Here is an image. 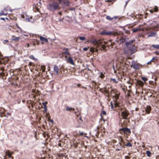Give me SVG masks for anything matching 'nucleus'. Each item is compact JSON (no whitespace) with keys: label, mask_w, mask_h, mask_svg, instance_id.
Instances as JSON below:
<instances>
[{"label":"nucleus","mask_w":159,"mask_h":159,"mask_svg":"<svg viewBox=\"0 0 159 159\" xmlns=\"http://www.w3.org/2000/svg\"><path fill=\"white\" fill-rule=\"evenodd\" d=\"M47 7L48 10L54 12L57 10L60 9L59 2L53 1L47 5Z\"/></svg>","instance_id":"nucleus-1"},{"label":"nucleus","mask_w":159,"mask_h":159,"mask_svg":"<svg viewBox=\"0 0 159 159\" xmlns=\"http://www.w3.org/2000/svg\"><path fill=\"white\" fill-rule=\"evenodd\" d=\"M129 114V113L128 111L125 110L122 112L121 116L123 119H128V117Z\"/></svg>","instance_id":"nucleus-2"},{"label":"nucleus","mask_w":159,"mask_h":159,"mask_svg":"<svg viewBox=\"0 0 159 159\" xmlns=\"http://www.w3.org/2000/svg\"><path fill=\"white\" fill-rule=\"evenodd\" d=\"M100 34L104 35H115V34L114 33L111 31H103L100 32Z\"/></svg>","instance_id":"nucleus-3"},{"label":"nucleus","mask_w":159,"mask_h":159,"mask_svg":"<svg viewBox=\"0 0 159 159\" xmlns=\"http://www.w3.org/2000/svg\"><path fill=\"white\" fill-rule=\"evenodd\" d=\"M63 0H58L59 2V4H61L62 5L64 6H68L70 3L68 1H62Z\"/></svg>","instance_id":"nucleus-4"},{"label":"nucleus","mask_w":159,"mask_h":159,"mask_svg":"<svg viewBox=\"0 0 159 159\" xmlns=\"http://www.w3.org/2000/svg\"><path fill=\"white\" fill-rule=\"evenodd\" d=\"M111 91H112L113 93L114 94V95H113V97L114 98V101H118L119 99L120 93H115V92L112 89H111Z\"/></svg>","instance_id":"nucleus-5"},{"label":"nucleus","mask_w":159,"mask_h":159,"mask_svg":"<svg viewBox=\"0 0 159 159\" xmlns=\"http://www.w3.org/2000/svg\"><path fill=\"white\" fill-rule=\"evenodd\" d=\"M122 132L124 133H126V132H128L129 133H130L131 132L130 130L129 129L127 128H122L120 129Z\"/></svg>","instance_id":"nucleus-6"},{"label":"nucleus","mask_w":159,"mask_h":159,"mask_svg":"<svg viewBox=\"0 0 159 159\" xmlns=\"http://www.w3.org/2000/svg\"><path fill=\"white\" fill-rule=\"evenodd\" d=\"M25 21L26 22L33 23L34 22V19L32 18V17H30V18H25Z\"/></svg>","instance_id":"nucleus-7"},{"label":"nucleus","mask_w":159,"mask_h":159,"mask_svg":"<svg viewBox=\"0 0 159 159\" xmlns=\"http://www.w3.org/2000/svg\"><path fill=\"white\" fill-rule=\"evenodd\" d=\"M132 66L133 69L135 70L138 69L139 68V65L135 63H133L132 64Z\"/></svg>","instance_id":"nucleus-8"},{"label":"nucleus","mask_w":159,"mask_h":159,"mask_svg":"<svg viewBox=\"0 0 159 159\" xmlns=\"http://www.w3.org/2000/svg\"><path fill=\"white\" fill-rule=\"evenodd\" d=\"M151 109V107L150 106H147L145 109L146 112L149 114L150 112Z\"/></svg>","instance_id":"nucleus-9"},{"label":"nucleus","mask_w":159,"mask_h":159,"mask_svg":"<svg viewBox=\"0 0 159 159\" xmlns=\"http://www.w3.org/2000/svg\"><path fill=\"white\" fill-rule=\"evenodd\" d=\"M20 38L18 37H15L14 36H13L11 38V40L13 41H18L19 40Z\"/></svg>","instance_id":"nucleus-10"},{"label":"nucleus","mask_w":159,"mask_h":159,"mask_svg":"<svg viewBox=\"0 0 159 159\" xmlns=\"http://www.w3.org/2000/svg\"><path fill=\"white\" fill-rule=\"evenodd\" d=\"M40 39L42 42H48V39L47 38L45 37H43L42 36H40L39 37Z\"/></svg>","instance_id":"nucleus-11"},{"label":"nucleus","mask_w":159,"mask_h":159,"mask_svg":"<svg viewBox=\"0 0 159 159\" xmlns=\"http://www.w3.org/2000/svg\"><path fill=\"white\" fill-rule=\"evenodd\" d=\"M68 61L70 64L73 65H74L73 60L71 57H69L68 58Z\"/></svg>","instance_id":"nucleus-12"},{"label":"nucleus","mask_w":159,"mask_h":159,"mask_svg":"<svg viewBox=\"0 0 159 159\" xmlns=\"http://www.w3.org/2000/svg\"><path fill=\"white\" fill-rule=\"evenodd\" d=\"M59 70V67L56 65L54 66V70L56 72L57 74H58V71Z\"/></svg>","instance_id":"nucleus-13"},{"label":"nucleus","mask_w":159,"mask_h":159,"mask_svg":"<svg viewBox=\"0 0 159 159\" xmlns=\"http://www.w3.org/2000/svg\"><path fill=\"white\" fill-rule=\"evenodd\" d=\"M13 153L12 152L10 153L9 151H7L6 152V155H7L9 158L12 159V157L11 155L13 154Z\"/></svg>","instance_id":"nucleus-14"},{"label":"nucleus","mask_w":159,"mask_h":159,"mask_svg":"<svg viewBox=\"0 0 159 159\" xmlns=\"http://www.w3.org/2000/svg\"><path fill=\"white\" fill-rule=\"evenodd\" d=\"M156 34V32H153L149 34L148 36V37H155Z\"/></svg>","instance_id":"nucleus-15"},{"label":"nucleus","mask_w":159,"mask_h":159,"mask_svg":"<svg viewBox=\"0 0 159 159\" xmlns=\"http://www.w3.org/2000/svg\"><path fill=\"white\" fill-rule=\"evenodd\" d=\"M137 83L141 87H142L143 85V82L140 80H138L137 81Z\"/></svg>","instance_id":"nucleus-16"},{"label":"nucleus","mask_w":159,"mask_h":159,"mask_svg":"<svg viewBox=\"0 0 159 159\" xmlns=\"http://www.w3.org/2000/svg\"><path fill=\"white\" fill-rule=\"evenodd\" d=\"M66 111H70L72 110H73V111H74L75 109L71 107L67 106L66 107Z\"/></svg>","instance_id":"nucleus-17"},{"label":"nucleus","mask_w":159,"mask_h":159,"mask_svg":"<svg viewBox=\"0 0 159 159\" xmlns=\"http://www.w3.org/2000/svg\"><path fill=\"white\" fill-rule=\"evenodd\" d=\"M124 52L125 54H132L134 53V52H133V50L132 51V52L130 53L129 51H127L125 49L124 50Z\"/></svg>","instance_id":"nucleus-18"},{"label":"nucleus","mask_w":159,"mask_h":159,"mask_svg":"<svg viewBox=\"0 0 159 159\" xmlns=\"http://www.w3.org/2000/svg\"><path fill=\"white\" fill-rule=\"evenodd\" d=\"M152 47L153 48H155L157 49H159V44L157 45H155L154 44H152Z\"/></svg>","instance_id":"nucleus-19"},{"label":"nucleus","mask_w":159,"mask_h":159,"mask_svg":"<svg viewBox=\"0 0 159 159\" xmlns=\"http://www.w3.org/2000/svg\"><path fill=\"white\" fill-rule=\"evenodd\" d=\"M106 18L107 20L111 21L113 19V18H111L110 16H107L106 17Z\"/></svg>","instance_id":"nucleus-20"},{"label":"nucleus","mask_w":159,"mask_h":159,"mask_svg":"<svg viewBox=\"0 0 159 159\" xmlns=\"http://www.w3.org/2000/svg\"><path fill=\"white\" fill-rule=\"evenodd\" d=\"M139 29L138 28H134L132 30V31L133 32L135 33L137 31H139Z\"/></svg>","instance_id":"nucleus-21"},{"label":"nucleus","mask_w":159,"mask_h":159,"mask_svg":"<svg viewBox=\"0 0 159 159\" xmlns=\"http://www.w3.org/2000/svg\"><path fill=\"white\" fill-rule=\"evenodd\" d=\"M132 43V41L126 42L125 43L127 47H128L129 45H131Z\"/></svg>","instance_id":"nucleus-22"},{"label":"nucleus","mask_w":159,"mask_h":159,"mask_svg":"<svg viewBox=\"0 0 159 159\" xmlns=\"http://www.w3.org/2000/svg\"><path fill=\"white\" fill-rule=\"evenodd\" d=\"M146 154L148 157H150L151 155V152L149 151H146Z\"/></svg>","instance_id":"nucleus-23"},{"label":"nucleus","mask_w":159,"mask_h":159,"mask_svg":"<svg viewBox=\"0 0 159 159\" xmlns=\"http://www.w3.org/2000/svg\"><path fill=\"white\" fill-rule=\"evenodd\" d=\"M114 105L115 107H117L119 106V103L118 101H114Z\"/></svg>","instance_id":"nucleus-24"},{"label":"nucleus","mask_w":159,"mask_h":159,"mask_svg":"<svg viewBox=\"0 0 159 159\" xmlns=\"http://www.w3.org/2000/svg\"><path fill=\"white\" fill-rule=\"evenodd\" d=\"M111 81H112L114 82L117 83H118V81L116 80L115 78H110Z\"/></svg>","instance_id":"nucleus-25"},{"label":"nucleus","mask_w":159,"mask_h":159,"mask_svg":"<svg viewBox=\"0 0 159 159\" xmlns=\"http://www.w3.org/2000/svg\"><path fill=\"white\" fill-rule=\"evenodd\" d=\"M79 38L80 40L84 41L86 39V38L84 37H79Z\"/></svg>","instance_id":"nucleus-26"},{"label":"nucleus","mask_w":159,"mask_h":159,"mask_svg":"<svg viewBox=\"0 0 159 159\" xmlns=\"http://www.w3.org/2000/svg\"><path fill=\"white\" fill-rule=\"evenodd\" d=\"M120 41L121 43H123L125 41V38H120Z\"/></svg>","instance_id":"nucleus-27"},{"label":"nucleus","mask_w":159,"mask_h":159,"mask_svg":"<svg viewBox=\"0 0 159 159\" xmlns=\"http://www.w3.org/2000/svg\"><path fill=\"white\" fill-rule=\"evenodd\" d=\"M41 70L43 72H44L45 70V66H41Z\"/></svg>","instance_id":"nucleus-28"},{"label":"nucleus","mask_w":159,"mask_h":159,"mask_svg":"<svg viewBox=\"0 0 159 159\" xmlns=\"http://www.w3.org/2000/svg\"><path fill=\"white\" fill-rule=\"evenodd\" d=\"M125 145L127 147H131L132 146V144L129 142L127 143V144H125Z\"/></svg>","instance_id":"nucleus-29"},{"label":"nucleus","mask_w":159,"mask_h":159,"mask_svg":"<svg viewBox=\"0 0 159 159\" xmlns=\"http://www.w3.org/2000/svg\"><path fill=\"white\" fill-rule=\"evenodd\" d=\"M141 79L144 82L147 81L148 80V79L147 78L145 77H142Z\"/></svg>","instance_id":"nucleus-30"},{"label":"nucleus","mask_w":159,"mask_h":159,"mask_svg":"<svg viewBox=\"0 0 159 159\" xmlns=\"http://www.w3.org/2000/svg\"><path fill=\"white\" fill-rule=\"evenodd\" d=\"M29 58H30L31 59H33V60H35L36 59L34 58V56L33 55H30L29 56Z\"/></svg>","instance_id":"nucleus-31"},{"label":"nucleus","mask_w":159,"mask_h":159,"mask_svg":"<svg viewBox=\"0 0 159 159\" xmlns=\"http://www.w3.org/2000/svg\"><path fill=\"white\" fill-rule=\"evenodd\" d=\"M154 10L155 12H157V11L158 10V7L157 6H155L154 7Z\"/></svg>","instance_id":"nucleus-32"},{"label":"nucleus","mask_w":159,"mask_h":159,"mask_svg":"<svg viewBox=\"0 0 159 159\" xmlns=\"http://www.w3.org/2000/svg\"><path fill=\"white\" fill-rule=\"evenodd\" d=\"M63 53L64 54H66V55H69L70 54V52L68 51V50L66 51L65 52H63Z\"/></svg>","instance_id":"nucleus-33"},{"label":"nucleus","mask_w":159,"mask_h":159,"mask_svg":"<svg viewBox=\"0 0 159 159\" xmlns=\"http://www.w3.org/2000/svg\"><path fill=\"white\" fill-rule=\"evenodd\" d=\"M7 13H3V11H1V13H0V15H7Z\"/></svg>","instance_id":"nucleus-34"},{"label":"nucleus","mask_w":159,"mask_h":159,"mask_svg":"<svg viewBox=\"0 0 159 159\" xmlns=\"http://www.w3.org/2000/svg\"><path fill=\"white\" fill-rule=\"evenodd\" d=\"M42 103H43V105L44 107H46V104L47 103V102H43Z\"/></svg>","instance_id":"nucleus-35"},{"label":"nucleus","mask_w":159,"mask_h":159,"mask_svg":"<svg viewBox=\"0 0 159 159\" xmlns=\"http://www.w3.org/2000/svg\"><path fill=\"white\" fill-rule=\"evenodd\" d=\"M90 51L92 52H94V49L93 48H91L90 49Z\"/></svg>","instance_id":"nucleus-36"},{"label":"nucleus","mask_w":159,"mask_h":159,"mask_svg":"<svg viewBox=\"0 0 159 159\" xmlns=\"http://www.w3.org/2000/svg\"><path fill=\"white\" fill-rule=\"evenodd\" d=\"M92 42L93 44L97 43H98V41L95 39L93 40L92 41Z\"/></svg>","instance_id":"nucleus-37"},{"label":"nucleus","mask_w":159,"mask_h":159,"mask_svg":"<svg viewBox=\"0 0 159 159\" xmlns=\"http://www.w3.org/2000/svg\"><path fill=\"white\" fill-rule=\"evenodd\" d=\"M73 145L75 148H76L77 146L78 143H75L74 142H73Z\"/></svg>","instance_id":"nucleus-38"},{"label":"nucleus","mask_w":159,"mask_h":159,"mask_svg":"<svg viewBox=\"0 0 159 159\" xmlns=\"http://www.w3.org/2000/svg\"><path fill=\"white\" fill-rule=\"evenodd\" d=\"M106 112L105 111H102V113H101V116L102 115V114L103 115H106Z\"/></svg>","instance_id":"nucleus-39"},{"label":"nucleus","mask_w":159,"mask_h":159,"mask_svg":"<svg viewBox=\"0 0 159 159\" xmlns=\"http://www.w3.org/2000/svg\"><path fill=\"white\" fill-rule=\"evenodd\" d=\"M113 69L114 70V73H116V69H115L114 65L113 66Z\"/></svg>","instance_id":"nucleus-40"},{"label":"nucleus","mask_w":159,"mask_h":159,"mask_svg":"<svg viewBox=\"0 0 159 159\" xmlns=\"http://www.w3.org/2000/svg\"><path fill=\"white\" fill-rule=\"evenodd\" d=\"M100 78H102L104 77V76L103 74H102V73H101V75L100 76Z\"/></svg>","instance_id":"nucleus-41"},{"label":"nucleus","mask_w":159,"mask_h":159,"mask_svg":"<svg viewBox=\"0 0 159 159\" xmlns=\"http://www.w3.org/2000/svg\"><path fill=\"white\" fill-rule=\"evenodd\" d=\"M88 50V48H87L85 47L83 48V50L85 51H87Z\"/></svg>","instance_id":"nucleus-42"},{"label":"nucleus","mask_w":159,"mask_h":159,"mask_svg":"<svg viewBox=\"0 0 159 159\" xmlns=\"http://www.w3.org/2000/svg\"><path fill=\"white\" fill-rule=\"evenodd\" d=\"M84 133L83 132H81L80 133V135L81 136L84 134Z\"/></svg>","instance_id":"nucleus-43"},{"label":"nucleus","mask_w":159,"mask_h":159,"mask_svg":"<svg viewBox=\"0 0 159 159\" xmlns=\"http://www.w3.org/2000/svg\"><path fill=\"white\" fill-rule=\"evenodd\" d=\"M156 59L155 57H153L152 58V59L150 61H154L155 60H156Z\"/></svg>","instance_id":"nucleus-44"},{"label":"nucleus","mask_w":159,"mask_h":159,"mask_svg":"<svg viewBox=\"0 0 159 159\" xmlns=\"http://www.w3.org/2000/svg\"><path fill=\"white\" fill-rule=\"evenodd\" d=\"M44 110L45 111H46L47 110V106L45 107H44Z\"/></svg>","instance_id":"nucleus-45"},{"label":"nucleus","mask_w":159,"mask_h":159,"mask_svg":"<svg viewBox=\"0 0 159 159\" xmlns=\"http://www.w3.org/2000/svg\"><path fill=\"white\" fill-rule=\"evenodd\" d=\"M63 50H65V51H66L68 50V48H63Z\"/></svg>","instance_id":"nucleus-46"},{"label":"nucleus","mask_w":159,"mask_h":159,"mask_svg":"<svg viewBox=\"0 0 159 159\" xmlns=\"http://www.w3.org/2000/svg\"><path fill=\"white\" fill-rule=\"evenodd\" d=\"M50 121L51 123H52V124L53 123L54 121L50 119Z\"/></svg>","instance_id":"nucleus-47"},{"label":"nucleus","mask_w":159,"mask_h":159,"mask_svg":"<svg viewBox=\"0 0 159 159\" xmlns=\"http://www.w3.org/2000/svg\"><path fill=\"white\" fill-rule=\"evenodd\" d=\"M17 27L20 30V28L18 26V25H17V24H16V25Z\"/></svg>","instance_id":"nucleus-48"},{"label":"nucleus","mask_w":159,"mask_h":159,"mask_svg":"<svg viewBox=\"0 0 159 159\" xmlns=\"http://www.w3.org/2000/svg\"><path fill=\"white\" fill-rule=\"evenodd\" d=\"M58 14H59V15H60V16H61V15H62V13H61V12H58Z\"/></svg>","instance_id":"nucleus-49"},{"label":"nucleus","mask_w":159,"mask_h":159,"mask_svg":"<svg viewBox=\"0 0 159 159\" xmlns=\"http://www.w3.org/2000/svg\"><path fill=\"white\" fill-rule=\"evenodd\" d=\"M121 149L117 148L116 149V150L117 151H119L121 150Z\"/></svg>","instance_id":"nucleus-50"},{"label":"nucleus","mask_w":159,"mask_h":159,"mask_svg":"<svg viewBox=\"0 0 159 159\" xmlns=\"http://www.w3.org/2000/svg\"><path fill=\"white\" fill-rule=\"evenodd\" d=\"M4 41H5L7 43H8L9 42L8 40H7V39L4 40Z\"/></svg>","instance_id":"nucleus-51"},{"label":"nucleus","mask_w":159,"mask_h":159,"mask_svg":"<svg viewBox=\"0 0 159 159\" xmlns=\"http://www.w3.org/2000/svg\"><path fill=\"white\" fill-rule=\"evenodd\" d=\"M150 12L151 13H153V11L152 10H150Z\"/></svg>","instance_id":"nucleus-52"},{"label":"nucleus","mask_w":159,"mask_h":159,"mask_svg":"<svg viewBox=\"0 0 159 159\" xmlns=\"http://www.w3.org/2000/svg\"><path fill=\"white\" fill-rule=\"evenodd\" d=\"M26 46L27 47V48H29L30 46V45L29 44H27L26 45Z\"/></svg>","instance_id":"nucleus-53"},{"label":"nucleus","mask_w":159,"mask_h":159,"mask_svg":"<svg viewBox=\"0 0 159 159\" xmlns=\"http://www.w3.org/2000/svg\"><path fill=\"white\" fill-rule=\"evenodd\" d=\"M128 3V2H125V7L127 5V4Z\"/></svg>","instance_id":"nucleus-54"},{"label":"nucleus","mask_w":159,"mask_h":159,"mask_svg":"<svg viewBox=\"0 0 159 159\" xmlns=\"http://www.w3.org/2000/svg\"><path fill=\"white\" fill-rule=\"evenodd\" d=\"M58 145L60 146V147H61V143H59L58 144Z\"/></svg>","instance_id":"nucleus-55"},{"label":"nucleus","mask_w":159,"mask_h":159,"mask_svg":"<svg viewBox=\"0 0 159 159\" xmlns=\"http://www.w3.org/2000/svg\"><path fill=\"white\" fill-rule=\"evenodd\" d=\"M1 19L2 20H4V18H1Z\"/></svg>","instance_id":"nucleus-56"},{"label":"nucleus","mask_w":159,"mask_h":159,"mask_svg":"<svg viewBox=\"0 0 159 159\" xmlns=\"http://www.w3.org/2000/svg\"><path fill=\"white\" fill-rule=\"evenodd\" d=\"M105 47L103 45L102 46V48H103L104 49L105 48Z\"/></svg>","instance_id":"nucleus-57"},{"label":"nucleus","mask_w":159,"mask_h":159,"mask_svg":"<svg viewBox=\"0 0 159 159\" xmlns=\"http://www.w3.org/2000/svg\"><path fill=\"white\" fill-rule=\"evenodd\" d=\"M110 103H111V105H113L112 102H111Z\"/></svg>","instance_id":"nucleus-58"},{"label":"nucleus","mask_w":159,"mask_h":159,"mask_svg":"<svg viewBox=\"0 0 159 159\" xmlns=\"http://www.w3.org/2000/svg\"><path fill=\"white\" fill-rule=\"evenodd\" d=\"M22 17L23 18H24V16L23 15H22Z\"/></svg>","instance_id":"nucleus-59"},{"label":"nucleus","mask_w":159,"mask_h":159,"mask_svg":"<svg viewBox=\"0 0 159 159\" xmlns=\"http://www.w3.org/2000/svg\"><path fill=\"white\" fill-rule=\"evenodd\" d=\"M151 61H150L149 62H148L147 63V64H149V63Z\"/></svg>","instance_id":"nucleus-60"},{"label":"nucleus","mask_w":159,"mask_h":159,"mask_svg":"<svg viewBox=\"0 0 159 159\" xmlns=\"http://www.w3.org/2000/svg\"><path fill=\"white\" fill-rule=\"evenodd\" d=\"M111 108H113V105H111Z\"/></svg>","instance_id":"nucleus-61"},{"label":"nucleus","mask_w":159,"mask_h":159,"mask_svg":"<svg viewBox=\"0 0 159 159\" xmlns=\"http://www.w3.org/2000/svg\"><path fill=\"white\" fill-rule=\"evenodd\" d=\"M134 41H135V40H134H134H131V41H132V43H133V42Z\"/></svg>","instance_id":"nucleus-62"},{"label":"nucleus","mask_w":159,"mask_h":159,"mask_svg":"<svg viewBox=\"0 0 159 159\" xmlns=\"http://www.w3.org/2000/svg\"><path fill=\"white\" fill-rule=\"evenodd\" d=\"M130 0H127V1L126 2H129L130 1Z\"/></svg>","instance_id":"nucleus-63"},{"label":"nucleus","mask_w":159,"mask_h":159,"mask_svg":"<svg viewBox=\"0 0 159 159\" xmlns=\"http://www.w3.org/2000/svg\"><path fill=\"white\" fill-rule=\"evenodd\" d=\"M80 85V84H78V86H79Z\"/></svg>","instance_id":"nucleus-64"}]
</instances>
